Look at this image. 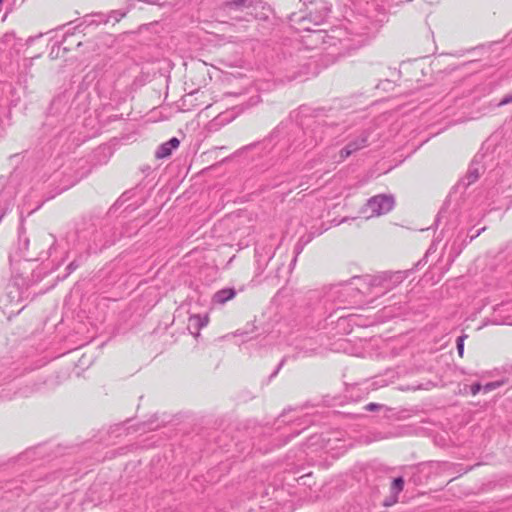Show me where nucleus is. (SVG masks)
Segmentation results:
<instances>
[{
    "mask_svg": "<svg viewBox=\"0 0 512 512\" xmlns=\"http://www.w3.org/2000/svg\"><path fill=\"white\" fill-rule=\"evenodd\" d=\"M20 221H21V224H20L19 231H18V234H19L18 235L19 257L28 259L27 255H26V251L28 250L29 239L24 233V227H23L24 219H23L22 215L20 216Z\"/></svg>",
    "mask_w": 512,
    "mask_h": 512,
    "instance_id": "obj_16",
    "label": "nucleus"
},
{
    "mask_svg": "<svg viewBox=\"0 0 512 512\" xmlns=\"http://www.w3.org/2000/svg\"><path fill=\"white\" fill-rule=\"evenodd\" d=\"M125 16V11L115 10L110 13L109 18H113L115 22H119Z\"/></svg>",
    "mask_w": 512,
    "mask_h": 512,
    "instance_id": "obj_26",
    "label": "nucleus"
},
{
    "mask_svg": "<svg viewBox=\"0 0 512 512\" xmlns=\"http://www.w3.org/2000/svg\"><path fill=\"white\" fill-rule=\"evenodd\" d=\"M302 250V247H300L299 245L296 246V255H298Z\"/></svg>",
    "mask_w": 512,
    "mask_h": 512,
    "instance_id": "obj_37",
    "label": "nucleus"
},
{
    "mask_svg": "<svg viewBox=\"0 0 512 512\" xmlns=\"http://www.w3.org/2000/svg\"><path fill=\"white\" fill-rule=\"evenodd\" d=\"M285 361H286V357H283L282 360L280 361V363L278 364L277 368L275 369V371L271 374L270 378H273L278 374L280 369L283 367Z\"/></svg>",
    "mask_w": 512,
    "mask_h": 512,
    "instance_id": "obj_31",
    "label": "nucleus"
},
{
    "mask_svg": "<svg viewBox=\"0 0 512 512\" xmlns=\"http://www.w3.org/2000/svg\"><path fill=\"white\" fill-rule=\"evenodd\" d=\"M67 101L65 100V97L64 96H59L55 99H53L52 103H51V106H50V112H51V116L49 117V125L52 124V116L58 111L59 107L62 106V105H66Z\"/></svg>",
    "mask_w": 512,
    "mask_h": 512,
    "instance_id": "obj_18",
    "label": "nucleus"
},
{
    "mask_svg": "<svg viewBox=\"0 0 512 512\" xmlns=\"http://www.w3.org/2000/svg\"><path fill=\"white\" fill-rule=\"evenodd\" d=\"M354 287L351 284H338L333 285L326 292V299L329 301H338L339 303H346L349 298L353 296L352 290Z\"/></svg>",
    "mask_w": 512,
    "mask_h": 512,
    "instance_id": "obj_7",
    "label": "nucleus"
},
{
    "mask_svg": "<svg viewBox=\"0 0 512 512\" xmlns=\"http://www.w3.org/2000/svg\"><path fill=\"white\" fill-rule=\"evenodd\" d=\"M358 281H363L367 287L372 288H383V290H390L391 285L388 284V272H383L379 275H365L363 278H359Z\"/></svg>",
    "mask_w": 512,
    "mask_h": 512,
    "instance_id": "obj_13",
    "label": "nucleus"
},
{
    "mask_svg": "<svg viewBox=\"0 0 512 512\" xmlns=\"http://www.w3.org/2000/svg\"><path fill=\"white\" fill-rule=\"evenodd\" d=\"M360 277H354L352 281L349 283L351 284L354 289L352 290V294L355 293H365L366 290L370 289V287H367L363 281H358Z\"/></svg>",
    "mask_w": 512,
    "mask_h": 512,
    "instance_id": "obj_20",
    "label": "nucleus"
},
{
    "mask_svg": "<svg viewBox=\"0 0 512 512\" xmlns=\"http://www.w3.org/2000/svg\"><path fill=\"white\" fill-rule=\"evenodd\" d=\"M429 467H430V465H420V466H418L417 469H418L419 472L422 473V472H424L426 470V468H429Z\"/></svg>",
    "mask_w": 512,
    "mask_h": 512,
    "instance_id": "obj_36",
    "label": "nucleus"
},
{
    "mask_svg": "<svg viewBox=\"0 0 512 512\" xmlns=\"http://www.w3.org/2000/svg\"><path fill=\"white\" fill-rule=\"evenodd\" d=\"M235 296L236 290L234 288H223L213 295L212 302L214 304L223 305L229 300L233 299Z\"/></svg>",
    "mask_w": 512,
    "mask_h": 512,
    "instance_id": "obj_17",
    "label": "nucleus"
},
{
    "mask_svg": "<svg viewBox=\"0 0 512 512\" xmlns=\"http://www.w3.org/2000/svg\"><path fill=\"white\" fill-rule=\"evenodd\" d=\"M368 142V133L366 131L362 132L357 138L350 141L345 147H343L339 152V162L345 160L350 155L365 147Z\"/></svg>",
    "mask_w": 512,
    "mask_h": 512,
    "instance_id": "obj_11",
    "label": "nucleus"
},
{
    "mask_svg": "<svg viewBox=\"0 0 512 512\" xmlns=\"http://www.w3.org/2000/svg\"><path fill=\"white\" fill-rule=\"evenodd\" d=\"M296 258H297V255L294 257V259L292 260V264H295L296 262Z\"/></svg>",
    "mask_w": 512,
    "mask_h": 512,
    "instance_id": "obj_39",
    "label": "nucleus"
},
{
    "mask_svg": "<svg viewBox=\"0 0 512 512\" xmlns=\"http://www.w3.org/2000/svg\"><path fill=\"white\" fill-rule=\"evenodd\" d=\"M334 127L331 125H326L321 122L313 121L312 124L308 125L304 130L303 134H308L309 137L318 140V144L328 141L333 137Z\"/></svg>",
    "mask_w": 512,
    "mask_h": 512,
    "instance_id": "obj_6",
    "label": "nucleus"
},
{
    "mask_svg": "<svg viewBox=\"0 0 512 512\" xmlns=\"http://www.w3.org/2000/svg\"><path fill=\"white\" fill-rule=\"evenodd\" d=\"M275 134L276 132H273L268 140L263 141L262 145H264L265 147L269 145L272 142L273 138L275 137Z\"/></svg>",
    "mask_w": 512,
    "mask_h": 512,
    "instance_id": "obj_34",
    "label": "nucleus"
},
{
    "mask_svg": "<svg viewBox=\"0 0 512 512\" xmlns=\"http://www.w3.org/2000/svg\"><path fill=\"white\" fill-rule=\"evenodd\" d=\"M381 408H383V405L377 403H369L364 407L366 411L370 412L380 410Z\"/></svg>",
    "mask_w": 512,
    "mask_h": 512,
    "instance_id": "obj_29",
    "label": "nucleus"
},
{
    "mask_svg": "<svg viewBox=\"0 0 512 512\" xmlns=\"http://www.w3.org/2000/svg\"><path fill=\"white\" fill-rule=\"evenodd\" d=\"M511 303L503 302L498 304L493 311L491 316V323L496 325H512V316H511Z\"/></svg>",
    "mask_w": 512,
    "mask_h": 512,
    "instance_id": "obj_10",
    "label": "nucleus"
},
{
    "mask_svg": "<svg viewBox=\"0 0 512 512\" xmlns=\"http://www.w3.org/2000/svg\"><path fill=\"white\" fill-rule=\"evenodd\" d=\"M72 117H65L63 125L54 137V146H61L66 151H70L79 145V139L75 136L76 129L70 125Z\"/></svg>",
    "mask_w": 512,
    "mask_h": 512,
    "instance_id": "obj_4",
    "label": "nucleus"
},
{
    "mask_svg": "<svg viewBox=\"0 0 512 512\" xmlns=\"http://www.w3.org/2000/svg\"><path fill=\"white\" fill-rule=\"evenodd\" d=\"M484 158V154L477 153L467 171L466 176L461 180L463 186L468 187L474 182H476L480 174L484 172V166L482 165V160Z\"/></svg>",
    "mask_w": 512,
    "mask_h": 512,
    "instance_id": "obj_8",
    "label": "nucleus"
},
{
    "mask_svg": "<svg viewBox=\"0 0 512 512\" xmlns=\"http://www.w3.org/2000/svg\"><path fill=\"white\" fill-rule=\"evenodd\" d=\"M405 278V275L403 272L401 271H396V272H388V284L391 285V289L401 283Z\"/></svg>",
    "mask_w": 512,
    "mask_h": 512,
    "instance_id": "obj_19",
    "label": "nucleus"
},
{
    "mask_svg": "<svg viewBox=\"0 0 512 512\" xmlns=\"http://www.w3.org/2000/svg\"><path fill=\"white\" fill-rule=\"evenodd\" d=\"M180 144V141L177 137L170 138L167 142L161 144L156 153L155 156L158 159H163L172 154V151L176 149Z\"/></svg>",
    "mask_w": 512,
    "mask_h": 512,
    "instance_id": "obj_15",
    "label": "nucleus"
},
{
    "mask_svg": "<svg viewBox=\"0 0 512 512\" xmlns=\"http://www.w3.org/2000/svg\"><path fill=\"white\" fill-rule=\"evenodd\" d=\"M397 501V495L393 494L392 496H390L389 498L385 499L383 504L384 506H392L394 503H396Z\"/></svg>",
    "mask_w": 512,
    "mask_h": 512,
    "instance_id": "obj_30",
    "label": "nucleus"
},
{
    "mask_svg": "<svg viewBox=\"0 0 512 512\" xmlns=\"http://www.w3.org/2000/svg\"><path fill=\"white\" fill-rule=\"evenodd\" d=\"M488 146H493L494 152L500 155L502 150L509 152L512 145V125L511 123H504L503 126L498 128L487 140Z\"/></svg>",
    "mask_w": 512,
    "mask_h": 512,
    "instance_id": "obj_5",
    "label": "nucleus"
},
{
    "mask_svg": "<svg viewBox=\"0 0 512 512\" xmlns=\"http://www.w3.org/2000/svg\"><path fill=\"white\" fill-rule=\"evenodd\" d=\"M112 232V228L109 226L101 227L100 230H96L93 233L92 241L95 244L96 249H102L107 246L112 245L115 242V239L110 235Z\"/></svg>",
    "mask_w": 512,
    "mask_h": 512,
    "instance_id": "obj_12",
    "label": "nucleus"
},
{
    "mask_svg": "<svg viewBox=\"0 0 512 512\" xmlns=\"http://www.w3.org/2000/svg\"><path fill=\"white\" fill-rule=\"evenodd\" d=\"M209 322L208 315H191L188 319L187 329L195 337L199 336V331L207 326Z\"/></svg>",
    "mask_w": 512,
    "mask_h": 512,
    "instance_id": "obj_14",
    "label": "nucleus"
},
{
    "mask_svg": "<svg viewBox=\"0 0 512 512\" xmlns=\"http://www.w3.org/2000/svg\"><path fill=\"white\" fill-rule=\"evenodd\" d=\"M507 381H508V378L497 380V381L488 382L485 385H482L483 391H484V393H489V392L499 388L500 386H502Z\"/></svg>",
    "mask_w": 512,
    "mask_h": 512,
    "instance_id": "obj_23",
    "label": "nucleus"
},
{
    "mask_svg": "<svg viewBox=\"0 0 512 512\" xmlns=\"http://www.w3.org/2000/svg\"><path fill=\"white\" fill-rule=\"evenodd\" d=\"M248 0H228L227 6L230 8H241L247 6Z\"/></svg>",
    "mask_w": 512,
    "mask_h": 512,
    "instance_id": "obj_25",
    "label": "nucleus"
},
{
    "mask_svg": "<svg viewBox=\"0 0 512 512\" xmlns=\"http://www.w3.org/2000/svg\"><path fill=\"white\" fill-rule=\"evenodd\" d=\"M86 165V160L74 159L70 161L67 166H64L61 172H56L53 175L54 179H57L60 175L63 176V181L59 187L58 193L66 191L67 189L77 184L84 177H86L90 172Z\"/></svg>",
    "mask_w": 512,
    "mask_h": 512,
    "instance_id": "obj_2",
    "label": "nucleus"
},
{
    "mask_svg": "<svg viewBox=\"0 0 512 512\" xmlns=\"http://www.w3.org/2000/svg\"><path fill=\"white\" fill-rule=\"evenodd\" d=\"M404 488V479L399 476L393 479L391 484V492L392 494L398 495Z\"/></svg>",
    "mask_w": 512,
    "mask_h": 512,
    "instance_id": "obj_22",
    "label": "nucleus"
},
{
    "mask_svg": "<svg viewBox=\"0 0 512 512\" xmlns=\"http://www.w3.org/2000/svg\"><path fill=\"white\" fill-rule=\"evenodd\" d=\"M80 266V263H78L76 260L72 261L66 268L67 274L64 277H67L69 274H71L73 271H75Z\"/></svg>",
    "mask_w": 512,
    "mask_h": 512,
    "instance_id": "obj_27",
    "label": "nucleus"
},
{
    "mask_svg": "<svg viewBox=\"0 0 512 512\" xmlns=\"http://www.w3.org/2000/svg\"><path fill=\"white\" fill-rule=\"evenodd\" d=\"M14 38V34L13 33H6L3 37L4 41L8 42L10 41L11 39Z\"/></svg>",
    "mask_w": 512,
    "mask_h": 512,
    "instance_id": "obj_35",
    "label": "nucleus"
},
{
    "mask_svg": "<svg viewBox=\"0 0 512 512\" xmlns=\"http://www.w3.org/2000/svg\"><path fill=\"white\" fill-rule=\"evenodd\" d=\"M512 102V94H507L498 104L499 106Z\"/></svg>",
    "mask_w": 512,
    "mask_h": 512,
    "instance_id": "obj_32",
    "label": "nucleus"
},
{
    "mask_svg": "<svg viewBox=\"0 0 512 512\" xmlns=\"http://www.w3.org/2000/svg\"><path fill=\"white\" fill-rule=\"evenodd\" d=\"M304 137L305 138H304L303 142L301 143L302 150L310 151L319 145L318 140H315V137L314 138L309 137L308 134H304Z\"/></svg>",
    "mask_w": 512,
    "mask_h": 512,
    "instance_id": "obj_21",
    "label": "nucleus"
},
{
    "mask_svg": "<svg viewBox=\"0 0 512 512\" xmlns=\"http://www.w3.org/2000/svg\"><path fill=\"white\" fill-rule=\"evenodd\" d=\"M279 184H280V183H274V184H272V187H276V186H278Z\"/></svg>",
    "mask_w": 512,
    "mask_h": 512,
    "instance_id": "obj_40",
    "label": "nucleus"
},
{
    "mask_svg": "<svg viewBox=\"0 0 512 512\" xmlns=\"http://www.w3.org/2000/svg\"><path fill=\"white\" fill-rule=\"evenodd\" d=\"M484 229H485V228H481V229H479V230H477V231L475 232V235H470V236H469V241L471 242L473 239H475L476 237H478Z\"/></svg>",
    "mask_w": 512,
    "mask_h": 512,
    "instance_id": "obj_33",
    "label": "nucleus"
},
{
    "mask_svg": "<svg viewBox=\"0 0 512 512\" xmlns=\"http://www.w3.org/2000/svg\"><path fill=\"white\" fill-rule=\"evenodd\" d=\"M368 40V28L365 27L360 31H356L354 25L350 22L349 27L333 29L330 34L326 35L324 43L334 47L338 46V54L345 55L351 50L362 47Z\"/></svg>",
    "mask_w": 512,
    "mask_h": 512,
    "instance_id": "obj_1",
    "label": "nucleus"
},
{
    "mask_svg": "<svg viewBox=\"0 0 512 512\" xmlns=\"http://www.w3.org/2000/svg\"><path fill=\"white\" fill-rule=\"evenodd\" d=\"M147 426H148V424H146V423L141 424V427H143V429H142L143 432L146 431Z\"/></svg>",
    "mask_w": 512,
    "mask_h": 512,
    "instance_id": "obj_38",
    "label": "nucleus"
},
{
    "mask_svg": "<svg viewBox=\"0 0 512 512\" xmlns=\"http://www.w3.org/2000/svg\"><path fill=\"white\" fill-rule=\"evenodd\" d=\"M466 338H467V335H461L456 340V348H457V352L460 357H462L464 354V341Z\"/></svg>",
    "mask_w": 512,
    "mask_h": 512,
    "instance_id": "obj_24",
    "label": "nucleus"
},
{
    "mask_svg": "<svg viewBox=\"0 0 512 512\" xmlns=\"http://www.w3.org/2000/svg\"><path fill=\"white\" fill-rule=\"evenodd\" d=\"M394 206L395 199L392 195L378 194L367 200L364 208L362 209V213L370 211L367 218L381 216L390 212Z\"/></svg>",
    "mask_w": 512,
    "mask_h": 512,
    "instance_id": "obj_3",
    "label": "nucleus"
},
{
    "mask_svg": "<svg viewBox=\"0 0 512 512\" xmlns=\"http://www.w3.org/2000/svg\"><path fill=\"white\" fill-rule=\"evenodd\" d=\"M278 246H262L257 245L255 248V258H256V264H257V270H260L261 272L266 269L270 261L273 259L275 255V251Z\"/></svg>",
    "mask_w": 512,
    "mask_h": 512,
    "instance_id": "obj_9",
    "label": "nucleus"
},
{
    "mask_svg": "<svg viewBox=\"0 0 512 512\" xmlns=\"http://www.w3.org/2000/svg\"><path fill=\"white\" fill-rule=\"evenodd\" d=\"M481 390H483V387L479 382L470 386V392L473 396L477 395Z\"/></svg>",
    "mask_w": 512,
    "mask_h": 512,
    "instance_id": "obj_28",
    "label": "nucleus"
}]
</instances>
